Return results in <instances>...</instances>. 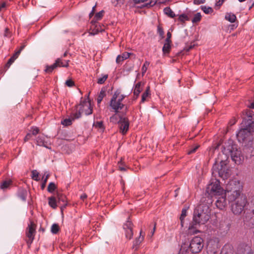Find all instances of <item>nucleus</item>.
I'll use <instances>...</instances> for the list:
<instances>
[{
    "label": "nucleus",
    "instance_id": "f257e3e1",
    "mask_svg": "<svg viewBox=\"0 0 254 254\" xmlns=\"http://www.w3.org/2000/svg\"><path fill=\"white\" fill-rule=\"evenodd\" d=\"M242 191L243 186L238 181H232L227 186L228 200L235 215L240 214L248 203L247 197Z\"/></svg>",
    "mask_w": 254,
    "mask_h": 254
},
{
    "label": "nucleus",
    "instance_id": "f03ea898",
    "mask_svg": "<svg viewBox=\"0 0 254 254\" xmlns=\"http://www.w3.org/2000/svg\"><path fill=\"white\" fill-rule=\"evenodd\" d=\"M246 115L247 118L243 120L241 124V128L237 133V137L239 142L244 141L251 132H254V113L249 110L246 112Z\"/></svg>",
    "mask_w": 254,
    "mask_h": 254
},
{
    "label": "nucleus",
    "instance_id": "7ed1b4c3",
    "mask_svg": "<svg viewBox=\"0 0 254 254\" xmlns=\"http://www.w3.org/2000/svg\"><path fill=\"white\" fill-rule=\"evenodd\" d=\"M209 218V215L202 209L200 205L198 206L194 210L192 224L189 227V233H197L198 231L196 230V225L204 224Z\"/></svg>",
    "mask_w": 254,
    "mask_h": 254
},
{
    "label": "nucleus",
    "instance_id": "20e7f679",
    "mask_svg": "<svg viewBox=\"0 0 254 254\" xmlns=\"http://www.w3.org/2000/svg\"><path fill=\"white\" fill-rule=\"evenodd\" d=\"M222 152L225 154L230 153L232 160L236 164H241L244 161V156L241 150L237 149L235 145L224 146Z\"/></svg>",
    "mask_w": 254,
    "mask_h": 254
},
{
    "label": "nucleus",
    "instance_id": "39448f33",
    "mask_svg": "<svg viewBox=\"0 0 254 254\" xmlns=\"http://www.w3.org/2000/svg\"><path fill=\"white\" fill-rule=\"evenodd\" d=\"M92 113V107L91 103L88 100H84L76 107V111L73 113V119H78L82 114L89 115Z\"/></svg>",
    "mask_w": 254,
    "mask_h": 254
},
{
    "label": "nucleus",
    "instance_id": "423d86ee",
    "mask_svg": "<svg viewBox=\"0 0 254 254\" xmlns=\"http://www.w3.org/2000/svg\"><path fill=\"white\" fill-rule=\"evenodd\" d=\"M125 97L119 91L114 92L110 102V106L116 114L124 107L125 105L122 102Z\"/></svg>",
    "mask_w": 254,
    "mask_h": 254
},
{
    "label": "nucleus",
    "instance_id": "0eeeda50",
    "mask_svg": "<svg viewBox=\"0 0 254 254\" xmlns=\"http://www.w3.org/2000/svg\"><path fill=\"white\" fill-rule=\"evenodd\" d=\"M206 191L210 195L219 196L223 195L227 190H224L220 185V182L218 180H215L208 185Z\"/></svg>",
    "mask_w": 254,
    "mask_h": 254
},
{
    "label": "nucleus",
    "instance_id": "6e6552de",
    "mask_svg": "<svg viewBox=\"0 0 254 254\" xmlns=\"http://www.w3.org/2000/svg\"><path fill=\"white\" fill-rule=\"evenodd\" d=\"M203 246V240L200 237L194 236L190 240L189 248L192 254H197L201 251Z\"/></svg>",
    "mask_w": 254,
    "mask_h": 254
},
{
    "label": "nucleus",
    "instance_id": "1a4fd4ad",
    "mask_svg": "<svg viewBox=\"0 0 254 254\" xmlns=\"http://www.w3.org/2000/svg\"><path fill=\"white\" fill-rule=\"evenodd\" d=\"M69 61H65V63H63L60 58L58 59L55 63L51 65H47L45 71L46 72L50 73L57 67H67L68 66Z\"/></svg>",
    "mask_w": 254,
    "mask_h": 254
},
{
    "label": "nucleus",
    "instance_id": "9d476101",
    "mask_svg": "<svg viewBox=\"0 0 254 254\" xmlns=\"http://www.w3.org/2000/svg\"><path fill=\"white\" fill-rule=\"evenodd\" d=\"M119 127L120 131L123 134H126L129 127V122L127 118L125 117H120V120L119 122Z\"/></svg>",
    "mask_w": 254,
    "mask_h": 254
},
{
    "label": "nucleus",
    "instance_id": "9b49d317",
    "mask_svg": "<svg viewBox=\"0 0 254 254\" xmlns=\"http://www.w3.org/2000/svg\"><path fill=\"white\" fill-rule=\"evenodd\" d=\"M227 196V191L224 192L223 195L218 196L215 204L216 207L219 209L222 210L225 208L227 205L226 196Z\"/></svg>",
    "mask_w": 254,
    "mask_h": 254
},
{
    "label": "nucleus",
    "instance_id": "f8f14e48",
    "mask_svg": "<svg viewBox=\"0 0 254 254\" xmlns=\"http://www.w3.org/2000/svg\"><path fill=\"white\" fill-rule=\"evenodd\" d=\"M35 234V225L32 222H30L27 228L26 236L29 240L27 242L28 244H31L34 239Z\"/></svg>",
    "mask_w": 254,
    "mask_h": 254
},
{
    "label": "nucleus",
    "instance_id": "ddd939ff",
    "mask_svg": "<svg viewBox=\"0 0 254 254\" xmlns=\"http://www.w3.org/2000/svg\"><path fill=\"white\" fill-rule=\"evenodd\" d=\"M218 243L214 240H210L207 244L208 254H215L218 249Z\"/></svg>",
    "mask_w": 254,
    "mask_h": 254
},
{
    "label": "nucleus",
    "instance_id": "4468645a",
    "mask_svg": "<svg viewBox=\"0 0 254 254\" xmlns=\"http://www.w3.org/2000/svg\"><path fill=\"white\" fill-rule=\"evenodd\" d=\"M36 140L38 145L42 146L48 149L51 148L49 146L50 145V142L47 136L40 135L37 138Z\"/></svg>",
    "mask_w": 254,
    "mask_h": 254
},
{
    "label": "nucleus",
    "instance_id": "2eb2a0df",
    "mask_svg": "<svg viewBox=\"0 0 254 254\" xmlns=\"http://www.w3.org/2000/svg\"><path fill=\"white\" fill-rule=\"evenodd\" d=\"M220 167V168H218V175L223 179H225L228 176V172H227L226 164L225 162L221 161Z\"/></svg>",
    "mask_w": 254,
    "mask_h": 254
},
{
    "label": "nucleus",
    "instance_id": "dca6fc26",
    "mask_svg": "<svg viewBox=\"0 0 254 254\" xmlns=\"http://www.w3.org/2000/svg\"><path fill=\"white\" fill-rule=\"evenodd\" d=\"M91 30L92 31L89 32V36H94L98 34L99 32L102 31L103 30L97 27V25H96L95 22H94L93 20L91 21Z\"/></svg>",
    "mask_w": 254,
    "mask_h": 254
},
{
    "label": "nucleus",
    "instance_id": "f3484780",
    "mask_svg": "<svg viewBox=\"0 0 254 254\" xmlns=\"http://www.w3.org/2000/svg\"><path fill=\"white\" fill-rule=\"evenodd\" d=\"M12 183L11 179L4 180L0 183V188L3 190L8 189L12 185Z\"/></svg>",
    "mask_w": 254,
    "mask_h": 254
},
{
    "label": "nucleus",
    "instance_id": "a211bd4d",
    "mask_svg": "<svg viewBox=\"0 0 254 254\" xmlns=\"http://www.w3.org/2000/svg\"><path fill=\"white\" fill-rule=\"evenodd\" d=\"M130 53L124 52L122 55H118L116 59V62L117 64H120L124 60L128 59L129 57Z\"/></svg>",
    "mask_w": 254,
    "mask_h": 254
},
{
    "label": "nucleus",
    "instance_id": "6ab92c4d",
    "mask_svg": "<svg viewBox=\"0 0 254 254\" xmlns=\"http://www.w3.org/2000/svg\"><path fill=\"white\" fill-rule=\"evenodd\" d=\"M170 0H151L149 2H147L143 5V6H153L156 3H164L166 2L167 1H169Z\"/></svg>",
    "mask_w": 254,
    "mask_h": 254
},
{
    "label": "nucleus",
    "instance_id": "aec40b11",
    "mask_svg": "<svg viewBox=\"0 0 254 254\" xmlns=\"http://www.w3.org/2000/svg\"><path fill=\"white\" fill-rule=\"evenodd\" d=\"M18 195L21 200L25 201L26 199L27 191L26 190L20 189L18 190Z\"/></svg>",
    "mask_w": 254,
    "mask_h": 254
},
{
    "label": "nucleus",
    "instance_id": "412c9836",
    "mask_svg": "<svg viewBox=\"0 0 254 254\" xmlns=\"http://www.w3.org/2000/svg\"><path fill=\"white\" fill-rule=\"evenodd\" d=\"M49 205L53 208L56 209L57 207V202L56 197L51 196L48 198Z\"/></svg>",
    "mask_w": 254,
    "mask_h": 254
},
{
    "label": "nucleus",
    "instance_id": "4be33fe9",
    "mask_svg": "<svg viewBox=\"0 0 254 254\" xmlns=\"http://www.w3.org/2000/svg\"><path fill=\"white\" fill-rule=\"evenodd\" d=\"M225 19L231 23H234L236 20V15L231 12L227 13L225 17Z\"/></svg>",
    "mask_w": 254,
    "mask_h": 254
},
{
    "label": "nucleus",
    "instance_id": "5701e85b",
    "mask_svg": "<svg viewBox=\"0 0 254 254\" xmlns=\"http://www.w3.org/2000/svg\"><path fill=\"white\" fill-rule=\"evenodd\" d=\"M163 11L166 15L171 18H174L176 16L175 13L169 7H166L164 8Z\"/></svg>",
    "mask_w": 254,
    "mask_h": 254
},
{
    "label": "nucleus",
    "instance_id": "b1692460",
    "mask_svg": "<svg viewBox=\"0 0 254 254\" xmlns=\"http://www.w3.org/2000/svg\"><path fill=\"white\" fill-rule=\"evenodd\" d=\"M142 231L141 230L140 232V236L138 239H136L133 243V248H137V247L144 240V236H141Z\"/></svg>",
    "mask_w": 254,
    "mask_h": 254
},
{
    "label": "nucleus",
    "instance_id": "393cba45",
    "mask_svg": "<svg viewBox=\"0 0 254 254\" xmlns=\"http://www.w3.org/2000/svg\"><path fill=\"white\" fill-rule=\"evenodd\" d=\"M72 119H65L62 121V124L64 126H68L72 124V121L75 120V119H73V113L71 115Z\"/></svg>",
    "mask_w": 254,
    "mask_h": 254
},
{
    "label": "nucleus",
    "instance_id": "a878e982",
    "mask_svg": "<svg viewBox=\"0 0 254 254\" xmlns=\"http://www.w3.org/2000/svg\"><path fill=\"white\" fill-rule=\"evenodd\" d=\"M221 254H232L231 246L225 245L223 248Z\"/></svg>",
    "mask_w": 254,
    "mask_h": 254
},
{
    "label": "nucleus",
    "instance_id": "bb28decb",
    "mask_svg": "<svg viewBox=\"0 0 254 254\" xmlns=\"http://www.w3.org/2000/svg\"><path fill=\"white\" fill-rule=\"evenodd\" d=\"M249 205L252 212L254 214V194L249 197Z\"/></svg>",
    "mask_w": 254,
    "mask_h": 254
},
{
    "label": "nucleus",
    "instance_id": "cd10ccee",
    "mask_svg": "<svg viewBox=\"0 0 254 254\" xmlns=\"http://www.w3.org/2000/svg\"><path fill=\"white\" fill-rule=\"evenodd\" d=\"M201 9L205 13V14H210L213 12V9L209 6H206L205 5L201 6Z\"/></svg>",
    "mask_w": 254,
    "mask_h": 254
},
{
    "label": "nucleus",
    "instance_id": "c85d7f7f",
    "mask_svg": "<svg viewBox=\"0 0 254 254\" xmlns=\"http://www.w3.org/2000/svg\"><path fill=\"white\" fill-rule=\"evenodd\" d=\"M171 49V45L168 43H165L162 48L163 54L166 55L169 54Z\"/></svg>",
    "mask_w": 254,
    "mask_h": 254
},
{
    "label": "nucleus",
    "instance_id": "c756f323",
    "mask_svg": "<svg viewBox=\"0 0 254 254\" xmlns=\"http://www.w3.org/2000/svg\"><path fill=\"white\" fill-rule=\"evenodd\" d=\"M105 92L103 90H101L100 92V93L98 95V97H97V104H100L101 101H102L104 97L105 96Z\"/></svg>",
    "mask_w": 254,
    "mask_h": 254
},
{
    "label": "nucleus",
    "instance_id": "7c9ffc66",
    "mask_svg": "<svg viewBox=\"0 0 254 254\" xmlns=\"http://www.w3.org/2000/svg\"><path fill=\"white\" fill-rule=\"evenodd\" d=\"M103 13H104L103 10H101V11H99V12L95 14V17H94L95 20H93L94 21V22H96V21H98V20H100L103 16Z\"/></svg>",
    "mask_w": 254,
    "mask_h": 254
},
{
    "label": "nucleus",
    "instance_id": "2f4dec72",
    "mask_svg": "<svg viewBox=\"0 0 254 254\" xmlns=\"http://www.w3.org/2000/svg\"><path fill=\"white\" fill-rule=\"evenodd\" d=\"M56 186L54 183L51 182L48 187V191L49 192L52 193L56 190Z\"/></svg>",
    "mask_w": 254,
    "mask_h": 254
},
{
    "label": "nucleus",
    "instance_id": "473e14b6",
    "mask_svg": "<svg viewBox=\"0 0 254 254\" xmlns=\"http://www.w3.org/2000/svg\"><path fill=\"white\" fill-rule=\"evenodd\" d=\"M178 20L181 22H185L186 21L189 20V18L187 14H182L179 16Z\"/></svg>",
    "mask_w": 254,
    "mask_h": 254
},
{
    "label": "nucleus",
    "instance_id": "72a5a7b5",
    "mask_svg": "<svg viewBox=\"0 0 254 254\" xmlns=\"http://www.w3.org/2000/svg\"><path fill=\"white\" fill-rule=\"evenodd\" d=\"M108 77V74L103 75L102 77L98 78L97 80V83L100 84H103L105 82V81L107 80Z\"/></svg>",
    "mask_w": 254,
    "mask_h": 254
},
{
    "label": "nucleus",
    "instance_id": "f704fd0d",
    "mask_svg": "<svg viewBox=\"0 0 254 254\" xmlns=\"http://www.w3.org/2000/svg\"><path fill=\"white\" fill-rule=\"evenodd\" d=\"M188 208H184L182 210V213L180 216V220L181 221V225L183 226V221L184 220L185 217L187 216V211Z\"/></svg>",
    "mask_w": 254,
    "mask_h": 254
},
{
    "label": "nucleus",
    "instance_id": "c9c22d12",
    "mask_svg": "<svg viewBox=\"0 0 254 254\" xmlns=\"http://www.w3.org/2000/svg\"><path fill=\"white\" fill-rule=\"evenodd\" d=\"M149 63L148 61H145L142 66L141 68V72L142 74L143 75L146 72L147 68L149 66Z\"/></svg>",
    "mask_w": 254,
    "mask_h": 254
},
{
    "label": "nucleus",
    "instance_id": "e433bc0d",
    "mask_svg": "<svg viewBox=\"0 0 254 254\" xmlns=\"http://www.w3.org/2000/svg\"><path fill=\"white\" fill-rule=\"evenodd\" d=\"M57 197L58 198L59 203H60L61 201H62L64 203V205H66L65 197L64 195L58 193L57 194Z\"/></svg>",
    "mask_w": 254,
    "mask_h": 254
},
{
    "label": "nucleus",
    "instance_id": "4c0bfd02",
    "mask_svg": "<svg viewBox=\"0 0 254 254\" xmlns=\"http://www.w3.org/2000/svg\"><path fill=\"white\" fill-rule=\"evenodd\" d=\"M201 15L200 13L198 12L196 13L192 19V23H196L197 22H199L201 19Z\"/></svg>",
    "mask_w": 254,
    "mask_h": 254
},
{
    "label": "nucleus",
    "instance_id": "58836bf2",
    "mask_svg": "<svg viewBox=\"0 0 254 254\" xmlns=\"http://www.w3.org/2000/svg\"><path fill=\"white\" fill-rule=\"evenodd\" d=\"M125 230L126 238L128 239H131L133 236L132 230L129 229Z\"/></svg>",
    "mask_w": 254,
    "mask_h": 254
},
{
    "label": "nucleus",
    "instance_id": "ea45409f",
    "mask_svg": "<svg viewBox=\"0 0 254 254\" xmlns=\"http://www.w3.org/2000/svg\"><path fill=\"white\" fill-rule=\"evenodd\" d=\"M31 177L33 180L36 181H38L40 180L39 177V173L36 170H33L32 172Z\"/></svg>",
    "mask_w": 254,
    "mask_h": 254
},
{
    "label": "nucleus",
    "instance_id": "a19ab883",
    "mask_svg": "<svg viewBox=\"0 0 254 254\" xmlns=\"http://www.w3.org/2000/svg\"><path fill=\"white\" fill-rule=\"evenodd\" d=\"M119 118L118 116L116 114L110 117V122L115 124L118 123L119 124Z\"/></svg>",
    "mask_w": 254,
    "mask_h": 254
},
{
    "label": "nucleus",
    "instance_id": "79ce46f5",
    "mask_svg": "<svg viewBox=\"0 0 254 254\" xmlns=\"http://www.w3.org/2000/svg\"><path fill=\"white\" fill-rule=\"evenodd\" d=\"M59 230V227L58 224H54L51 227V232L53 234H56Z\"/></svg>",
    "mask_w": 254,
    "mask_h": 254
},
{
    "label": "nucleus",
    "instance_id": "37998d69",
    "mask_svg": "<svg viewBox=\"0 0 254 254\" xmlns=\"http://www.w3.org/2000/svg\"><path fill=\"white\" fill-rule=\"evenodd\" d=\"M132 224L131 221L127 220L126 223L124 225V229L125 230L127 229H132Z\"/></svg>",
    "mask_w": 254,
    "mask_h": 254
},
{
    "label": "nucleus",
    "instance_id": "c03bdc74",
    "mask_svg": "<svg viewBox=\"0 0 254 254\" xmlns=\"http://www.w3.org/2000/svg\"><path fill=\"white\" fill-rule=\"evenodd\" d=\"M149 95V88L146 90L141 96V102H144Z\"/></svg>",
    "mask_w": 254,
    "mask_h": 254
},
{
    "label": "nucleus",
    "instance_id": "a18cd8bd",
    "mask_svg": "<svg viewBox=\"0 0 254 254\" xmlns=\"http://www.w3.org/2000/svg\"><path fill=\"white\" fill-rule=\"evenodd\" d=\"M140 84L137 83L134 88V94L136 95H138L139 93L140 92Z\"/></svg>",
    "mask_w": 254,
    "mask_h": 254
},
{
    "label": "nucleus",
    "instance_id": "49530a36",
    "mask_svg": "<svg viewBox=\"0 0 254 254\" xmlns=\"http://www.w3.org/2000/svg\"><path fill=\"white\" fill-rule=\"evenodd\" d=\"M49 174H47L46 175L45 177L44 176H43V178H42V180L43 181V183L41 185V188H42V190H43L45 188V187L47 181L48 179L49 178Z\"/></svg>",
    "mask_w": 254,
    "mask_h": 254
},
{
    "label": "nucleus",
    "instance_id": "de8ad7c7",
    "mask_svg": "<svg viewBox=\"0 0 254 254\" xmlns=\"http://www.w3.org/2000/svg\"><path fill=\"white\" fill-rule=\"evenodd\" d=\"M33 135H36L39 132V129L36 127H32L31 129Z\"/></svg>",
    "mask_w": 254,
    "mask_h": 254
},
{
    "label": "nucleus",
    "instance_id": "09e8293b",
    "mask_svg": "<svg viewBox=\"0 0 254 254\" xmlns=\"http://www.w3.org/2000/svg\"><path fill=\"white\" fill-rule=\"evenodd\" d=\"M157 32L160 35V36H161L162 37H163L164 34L163 29L159 25L157 26Z\"/></svg>",
    "mask_w": 254,
    "mask_h": 254
},
{
    "label": "nucleus",
    "instance_id": "8fccbe9b",
    "mask_svg": "<svg viewBox=\"0 0 254 254\" xmlns=\"http://www.w3.org/2000/svg\"><path fill=\"white\" fill-rule=\"evenodd\" d=\"M65 84L66 86L70 87L73 86L74 84L72 80L71 79H68L66 81Z\"/></svg>",
    "mask_w": 254,
    "mask_h": 254
},
{
    "label": "nucleus",
    "instance_id": "3c124183",
    "mask_svg": "<svg viewBox=\"0 0 254 254\" xmlns=\"http://www.w3.org/2000/svg\"><path fill=\"white\" fill-rule=\"evenodd\" d=\"M16 59V57L14 56H12L8 61L7 64H8L9 66L14 61V60Z\"/></svg>",
    "mask_w": 254,
    "mask_h": 254
},
{
    "label": "nucleus",
    "instance_id": "603ef678",
    "mask_svg": "<svg viewBox=\"0 0 254 254\" xmlns=\"http://www.w3.org/2000/svg\"><path fill=\"white\" fill-rule=\"evenodd\" d=\"M198 145H196L194 147L191 148L188 152L189 154H191L194 152L198 148Z\"/></svg>",
    "mask_w": 254,
    "mask_h": 254
},
{
    "label": "nucleus",
    "instance_id": "864d4df0",
    "mask_svg": "<svg viewBox=\"0 0 254 254\" xmlns=\"http://www.w3.org/2000/svg\"><path fill=\"white\" fill-rule=\"evenodd\" d=\"M95 126L97 127L100 128H102L103 127V125L102 122H97L95 124Z\"/></svg>",
    "mask_w": 254,
    "mask_h": 254
},
{
    "label": "nucleus",
    "instance_id": "5fc2aeb1",
    "mask_svg": "<svg viewBox=\"0 0 254 254\" xmlns=\"http://www.w3.org/2000/svg\"><path fill=\"white\" fill-rule=\"evenodd\" d=\"M24 46H22L20 48V49L17 52L15 53V54L13 56L16 57V59L18 57V55L20 54L21 51L22 50V49L24 48Z\"/></svg>",
    "mask_w": 254,
    "mask_h": 254
},
{
    "label": "nucleus",
    "instance_id": "6e6d98bb",
    "mask_svg": "<svg viewBox=\"0 0 254 254\" xmlns=\"http://www.w3.org/2000/svg\"><path fill=\"white\" fill-rule=\"evenodd\" d=\"M24 46H22L20 48V49L17 52L15 53V54L13 56L16 57V59L18 57V55L20 54L21 51L22 50V49L24 48Z\"/></svg>",
    "mask_w": 254,
    "mask_h": 254
},
{
    "label": "nucleus",
    "instance_id": "4d7b16f0",
    "mask_svg": "<svg viewBox=\"0 0 254 254\" xmlns=\"http://www.w3.org/2000/svg\"><path fill=\"white\" fill-rule=\"evenodd\" d=\"M31 136H32V135L31 133H27L24 138V141H27L29 140L31 138Z\"/></svg>",
    "mask_w": 254,
    "mask_h": 254
},
{
    "label": "nucleus",
    "instance_id": "13d9d810",
    "mask_svg": "<svg viewBox=\"0 0 254 254\" xmlns=\"http://www.w3.org/2000/svg\"><path fill=\"white\" fill-rule=\"evenodd\" d=\"M87 197V195L85 193L82 194L80 196V198L82 199V200H84L85 199H86Z\"/></svg>",
    "mask_w": 254,
    "mask_h": 254
},
{
    "label": "nucleus",
    "instance_id": "bf43d9fd",
    "mask_svg": "<svg viewBox=\"0 0 254 254\" xmlns=\"http://www.w3.org/2000/svg\"><path fill=\"white\" fill-rule=\"evenodd\" d=\"M224 0H219L218 1L216 2V6H220V5H221L223 4V3Z\"/></svg>",
    "mask_w": 254,
    "mask_h": 254
},
{
    "label": "nucleus",
    "instance_id": "052dcab7",
    "mask_svg": "<svg viewBox=\"0 0 254 254\" xmlns=\"http://www.w3.org/2000/svg\"><path fill=\"white\" fill-rule=\"evenodd\" d=\"M187 253H188L187 252H185V250L183 248H182L180 249L179 254H187Z\"/></svg>",
    "mask_w": 254,
    "mask_h": 254
},
{
    "label": "nucleus",
    "instance_id": "680f3d73",
    "mask_svg": "<svg viewBox=\"0 0 254 254\" xmlns=\"http://www.w3.org/2000/svg\"><path fill=\"white\" fill-rule=\"evenodd\" d=\"M171 41L170 40V38H167L165 40V43H168L169 44H170L171 45Z\"/></svg>",
    "mask_w": 254,
    "mask_h": 254
},
{
    "label": "nucleus",
    "instance_id": "e2e57ef3",
    "mask_svg": "<svg viewBox=\"0 0 254 254\" xmlns=\"http://www.w3.org/2000/svg\"><path fill=\"white\" fill-rule=\"evenodd\" d=\"M250 3L251 4L250 9L254 6V0H250Z\"/></svg>",
    "mask_w": 254,
    "mask_h": 254
},
{
    "label": "nucleus",
    "instance_id": "0e129e2a",
    "mask_svg": "<svg viewBox=\"0 0 254 254\" xmlns=\"http://www.w3.org/2000/svg\"><path fill=\"white\" fill-rule=\"evenodd\" d=\"M236 122V120L235 119H234L232 121H230L229 124H230V125H233L234 124H235Z\"/></svg>",
    "mask_w": 254,
    "mask_h": 254
},
{
    "label": "nucleus",
    "instance_id": "69168bd1",
    "mask_svg": "<svg viewBox=\"0 0 254 254\" xmlns=\"http://www.w3.org/2000/svg\"><path fill=\"white\" fill-rule=\"evenodd\" d=\"M112 3L115 5H117L118 4V0H113Z\"/></svg>",
    "mask_w": 254,
    "mask_h": 254
},
{
    "label": "nucleus",
    "instance_id": "338daca9",
    "mask_svg": "<svg viewBox=\"0 0 254 254\" xmlns=\"http://www.w3.org/2000/svg\"><path fill=\"white\" fill-rule=\"evenodd\" d=\"M5 5H6V4L5 3H3L1 5H0V10H1L2 8L5 7Z\"/></svg>",
    "mask_w": 254,
    "mask_h": 254
},
{
    "label": "nucleus",
    "instance_id": "774afa93",
    "mask_svg": "<svg viewBox=\"0 0 254 254\" xmlns=\"http://www.w3.org/2000/svg\"><path fill=\"white\" fill-rule=\"evenodd\" d=\"M249 108L254 109V103H252L251 104V105L249 106Z\"/></svg>",
    "mask_w": 254,
    "mask_h": 254
}]
</instances>
